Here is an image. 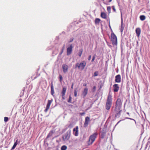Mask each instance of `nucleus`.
I'll use <instances>...</instances> for the list:
<instances>
[{
	"instance_id": "nucleus-1",
	"label": "nucleus",
	"mask_w": 150,
	"mask_h": 150,
	"mask_svg": "<svg viewBox=\"0 0 150 150\" xmlns=\"http://www.w3.org/2000/svg\"><path fill=\"white\" fill-rule=\"evenodd\" d=\"M112 102V95L110 92L108 94L106 100V102L105 105V108L106 110H109L111 106Z\"/></svg>"
},
{
	"instance_id": "nucleus-2",
	"label": "nucleus",
	"mask_w": 150,
	"mask_h": 150,
	"mask_svg": "<svg viewBox=\"0 0 150 150\" xmlns=\"http://www.w3.org/2000/svg\"><path fill=\"white\" fill-rule=\"evenodd\" d=\"M98 134L96 132L90 136L87 141V144L88 146L91 145L95 141L97 137Z\"/></svg>"
},
{
	"instance_id": "nucleus-3",
	"label": "nucleus",
	"mask_w": 150,
	"mask_h": 150,
	"mask_svg": "<svg viewBox=\"0 0 150 150\" xmlns=\"http://www.w3.org/2000/svg\"><path fill=\"white\" fill-rule=\"evenodd\" d=\"M86 65V63L85 61L81 62L80 63H77L76 64L75 68H78L81 70H83L85 68Z\"/></svg>"
},
{
	"instance_id": "nucleus-4",
	"label": "nucleus",
	"mask_w": 150,
	"mask_h": 150,
	"mask_svg": "<svg viewBox=\"0 0 150 150\" xmlns=\"http://www.w3.org/2000/svg\"><path fill=\"white\" fill-rule=\"evenodd\" d=\"M111 41L113 45L117 46V38L115 35L112 32L111 34Z\"/></svg>"
},
{
	"instance_id": "nucleus-5",
	"label": "nucleus",
	"mask_w": 150,
	"mask_h": 150,
	"mask_svg": "<svg viewBox=\"0 0 150 150\" xmlns=\"http://www.w3.org/2000/svg\"><path fill=\"white\" fill-rule=\"evenodd\" d=\"M121 108L115 106L114 112L115 113V117H119L121 115L122 110H121Z\"/></svg>"
},
{
	"instance_id": "nucleus-6",
	"label": "nucleus",
	"mask_w": 150,
	"mask_h": 150,
	"mask_svg": "<svg viewBox=\"0 0 150 150\" xmlns=\"http://www.w3.org/2000/svg\"><path fill=\"white\" fill-rule=\"evenodd\" d=\"M71 134V131L70 130L68 131L62 137V138L63 140L65 141L66 140H68L70 137Z\"/></svg>"
},
{
	"instance_id": "nucleus-7",
	"label": "nucleus",
	"mask_w": 150,
	"mask_h": 150,
	"mask_svg": "<svg viewBox=\"0 0 150 150\" xmlns=\"http://www.w3.org/2000/svg\"><path fill=\"white\" fill-rule=\"evenodd\" d=\"M73 46L72 44L69 45V46L67 48V54L69 55L72 53V51Z\"/></svg>"
},
{
	"instance_id": "nucleus-8",
	"label": "nucleus",
	"mask_w": 150,
	"mask_h": 150,
	"mask_svg": "<svg viewBox=\"0 0 150 150\" xmlns=\"http://www.w3.org/2000/svg\"><path fill=\"white\" fill-rule=\"evenodd\" d=\"M67 91V88L66 87H63L62 88V91L61 92L62 99H65V96Z\"/></svg>"
},
{
	"instance_id": "nucleus-9",
	"label": "nucleus",
	"mask_w": 150,
	"mask_h": 150,
	"mask_svg": "<svg viewBox=\"0 0 150 150\" xmlns=\"http://www.w3.org/2000/svg\"><path fill=\"white\" fill-rule=\"evenodd\" d=\"M53 101L52 99L51 100H48L47 103V104L46 108L44 110L45 112H46L50 108V105Z\"/></svg>"
},
{
	"instance_id": "nucleus-10",
	"label": "nucleus",
	"mask_w": 150,
	"mask_h": 150,
	"mask_svg": "<svg viewBox=\"0 0 150 150\" xmlns=\"http://www.w3.org/2000/svg\"><path fill=\"white\" fill-rule=\"evenodd\" d=\"M90 121V120L89 117H86L84 124V127H88Z\"/></svg>"
},
{
	"instance_id": "nucleus-11",
	"label": "nucleus",
	"mask_w": 150,
	"mask_h": 150,
	"mask_svg": "<svg viewBox=\"0 0 150 150\" xmlns=\"http://www.w3.org/2000/svg\"><path fill=\"white\" fill-rule=\"evenodd\" d=\"M122 105V102L121 99L120 98H118L116 101L115 106L121 108Z\"/></svg>"
},
{
	"instance_id": "nucleus-12",
	"label": "nucleus",
	"mask_w": 150,
	"mask_h": 150,
	"mask_svg": "<svg viewBox=\"0 0 150 150\" xmlns=\"http://www.w3.org/2000/svg\"><path fill=\"white\" fill-rule=\"evenodd\" d=\"M79 127L78 126L76 127L73 129V134L76 136L78 135Z\"/></svg>"
},
{
	"instance_id": "nucleus-13",
	"label": "nucleus",
	"mask_w": 150,
	"mask_h": 150,
	"mask_svg": "<svg viewBox=\"0 0 150 150\" xmlns=\"http://www.w3.org/2000/svg\"><path fill=\"white\" fill-rule=\"evenodd\" d=\"M88 88H85L82 91V96L83 98H85L87 95L88 92Z\"/></svg>"
},
{
	"instance_id": "nucleus-14",
	"label": "nucleus",
	"mask_w": 150,
	"mask_h": 150,
	"mask_svg": "<svg viewBox=\"0 0 150 150\" xmlns=\"http://www.w3.org/2000/svg\"><path fill=\"white\" fill-rule=\"evenodd\" d=\"M68 67L67 65L64 64L62 65V69L63 72L65 73L68 71Z\"/></svg>"
},
{
	"instance_id": "nucleus-15",
	"label": "nucleus",
	"mask_w": 150,
	"mask_h": 150,
	"mask_svg": "<svg viewBox=\"0 0 150 150\" xmlns=\"http://www.w3.org/2000/svg\"><path fill=\"white\" fill-rule=\"evenodd\" d=\"M121 81V77L120 75L118 74L115 77V81L117 83H120Z\"/></svg>"
},
{
	"instance_id": "nucleus-16",
	"label": "nucleus",
	"mask_w": 150,
	"mask_h": 150,
	"mask_svg": "<svg viewBox=\"0 0 150 150\" xmlns=\"http://www.w3.org/2000/svg\"><path fill=\"white\" fill-rule=\"evenodd\" d=\"M113 91L115 92H116L118 91L119 90V87L118 84H115L113 86Z\"/></svg>"
},
{
	"instance_id": "nucleus-17",
	"label": "nucleus",
	"mask_w": 150,
	"mask_h": 150,
	"mask_svg": "<svg viewBox=\"0 0 150 150\" xmlns=\"http://www.w3.org/2000/svg\"><path fill=\"white\" fill-rule=\"evenodd\" d=\"M136 35L138 38H139V36H140L141 30V29L140 28H136Z\"/></svg>"
},
{
	"instance_id": "nucleus-18",
	"label": "nucleus",
	"mask_w": 150,
	"mask_h": 150,
	"mask_svg": "<svg viewBox=\"0 0 150 150\" xmlns=\"http://www.w3.org/2000/svg\"><path fill=\"white\" fill-rule=\"evenodd\" d=\"M51 93L52 96H54V86L52 82L51 85Z\"/></svg>"
},
{
	"instance_id": "nucleus-19",
	"label": "nucleus",
	"mask_w": 150,
	"mask_h": 150,
	"mask_svg": "<svg viewBox=\"0 0 150 150\" xmlns=\"http://www.w3.org/2000/svg\"><path fill=\"white\" fill-rule=\"evenodd\" d=\"M100 16L102 18L104 19H106L107 18V14L104 12H101Z\"/></svg>"
},
{
	"instance_id": "nucleus-20",
	"label": "nucleus",
	"mask_w": 150,
	"mask_h": 150,
	"mask_svg": "<svg viewBox=\"0 0 150 150\" xmlns=\"http://www.w3.org/2000/svg\"><path fill=\"white\" fill-rule=\"evenodd\" d=\"M54 132V131L53 130H51L50 133L48 134L47 136V138H48L51 136L53 134Z\"/></svg>"
},
{
	"instance_id": "nucleus-21",
	"label": "nucleus",
	"mask_w": 150,
	"mask_h": 150,
	"mask_svg": "<svg viewBox=\"0 0 150 150\" xmlns=\"http://www.w3.org/2000/svg\"><path fill=\"white\" fill-rule=\"evenodd\" d=\"M100 21L101 20L99 18H96L95 21V24L96 25L99 24Z\"/></svg>"
},
{
	"instance_id": "nucleus-22",
	"label": "nucleus",
	"mask_w": 150,
	"mask_h": 150,
	"mask_svg": "<svg viewBox=\"0 0 150 150\" xmlns=\"http://www.w3.org/2000/svg\"><path fill=\"white\" fill-rule=\"evenodd\" d=\"M106 134V132L102 130L101 134V138H103L105 137Z\"/></svg>"
},
{
	"instance_id": "nucleus-23",
	"label": "nucleus",
	"mask_w": 150,
	"mask_h": 150,
	"mask_svg": "<svg viewBox=\"0 0 150 150\" xmlns=\"http://www.w3.org/2000/svg\"><path fill=\"white\" fill-rule=\"evenodd\" d=\"M140 19L141 21H144L146 19V17L144 15H141L140 16Z\"/></svg>"
},
{
	"instance_id": "nucleus-24",
	"label": "nucleus",
	"mask_w": 150,
	"mask_h": 150,
	"mask_svg": "<svg viewBox=\"0 0 150 150\" xmlns=\"http://www.w3.org/2000/svg\"><path fill=\"white\" fill-rule=\"evenodd\" d=\"M67 147L65 145L62 146L61 147V150H66L67 149Z\"/></svg>"
},
{
	"instance_id": "nucleus-25",
	"label": "nucleus",
	"mask_w": 150,
	"mask_h": 150,
	"mask_svg": "<svg viewBox=\"0 0 150 150\" xmlns=\"http://www.w3.org/2000/svg\"><path fill=\"white\" fill-rule=\"evenodd\" d=\"M82 52H83L82 49H81L80 50L78 54L79 57H80L81 56Z\"/></svg>"
},
{
	"instance_id": "nucleus-26",
	"label": "nucleus",
	"mask_w": 150,
	"mask_h": 150,
	"mask_svg": "<svg viewBox=\"0 0 150 150\" xmlns=\"http://www.w3.org/2000/svg\"><path fill=\"white\" fill-rule=\"evenodd\" d=\"M77 89H75L74 91V96L76 97L77 96Z\"/></svg>"
},
{
	"instance_id": "nucleus-27",
	"label": "nucleus",
	"mask_w": 150,
	"mask_h": 150,
	"mask_svg": "<svg viewBox=\"0 0 150 150\" xmlns=\"http://www.w3.org/2000/svg\"><path fill=\"white\" fill-rule=\"evenodd\" d=\"M72 99V98L70 95L69 96V98L68 100V103H71V101Z\"/></svg>"
},
{
	"instance_id": "nucleus-28",
	"label": "nucleus",
	"mask_w": 150,
	"mask_h": 150,
	"mask_svg": "<svg viewBox=\"0 0 150 150\" xmlns=\"http://www.w3.org/2000/svg\"><path fill=\"white\" fill-rule=\"evenodd\" d=\"M17 145V144L16 143H14L13 146H12V148L11 149L12 150L14 149L15 148V147H16Z\"/></svg>"
},
{
	"instance_id": "nucleus-29",
	"label": "nucleus",
	"mask_w": 150,
	"mask_h": 150,
	"mask_svg": "<svg viewBox=\"0 0 150 150\" xmlns=\"http://www.w3.org/2000/svg\"><path fill=\"white\" fill-rule=\"evenodd\" d=\"M111 9V8L110 6H108L107 7V10L109 13L110 12Z\"/></svg>"
},
{
	"instance_id": "nucleus-30",
	"label": "nucleus",
	"mask_w": 150,
	"mask_h": 150,
	"mask_svg": "<svg viewBox=\"0 0 150 150\" xmlns=\"http://www.w3.org/2000/svg\"><path fill=\"white\" fill-rule=\"evenodd\" d=\"M98 74V71H96L94 73V76H97Z\"/></svg>"
},
{
	"instance_id": "nucleus-31",
	"label": "nucleus",
	"mask_w": 150,
	"mask_h": 150,
	"mask_svg": "<svg viewBox=\"0 0 150 150\" xmlns=\"http://www.w3.org/2000/svg\"><path fill=\"white\" fill-rule=\"evenodd\" d=\"M59 81L60 82H62V80L63 78L62 76L60 74L59 75Z\"/></svg>"
},
{
	"instance_id": "nucleus-32",
	"label": "nucleus",
	"mask_w": 150,
	"mask_h": 150,
	"mask_svg": "<svg viewBox=\"0 0 150 150\" xmlns=\"http://www.w3.org/2000/svg\"><path fill=\"white\" fill-rule=\"evenodd\" d=\"M64 47H62V50L61 51V52L60 53V54H59L60 55H61L63 53L64 50Z\"/></svg>"
},
{
	"instance_id": "nucleus-33",
	"label": "nucleus",
	"mask_w": 150,
	"mask_h": 150,
	"mask_svg": "<svg viewBox=\"0 0 150 150\" xmlns=\"http://www.w3.org/2000/svg\"><path fill=\"white\" fill-rule=\"evenodd\" d=\"M8 120V118L7 117H4V121L5 122H7Z\"/></svg>"
},
{
	"instance_id": "nucleus-34",
	"label": "nucleus",
	"mask_w": 150,
	"mask_h": 150,
	"mask_svg": "<svg viewBox=\"0 0 150 150\" xmlns=\"http://www.w3.org/2000/svg\"><path fill=\"white\" fill-rule=\"evenodd\" d=\"M96 86H93V90H92L93 92H95L96 90Z\"/></svg>"
},
{
	"instance_id": "nucleus-35",
	"label": "nucleus",
	"mask_w": 150,
	"mask_h": 150,
	"mask_svg": "<svg viewBox=\"0 0 150 150\" xmlns=\"http://www.w3.org/2000/svg\"><path fill=\"white\" fill-rule=\"evenodd\" d=\"M95 55H94V56H93V58H92V60H91V62H93L94 60L95 59Z\"/></svg>"
},
{
	"instance_id": "nucleus-36",
	"label": "nucleus",
	"mask_w": 150,
	"mask_h": 150,
	"mask_svg": "<svg viewBox=\"0 0 150 150\" xmlns=\"http://www.w3.org/2000/svg\"><path fill=\"white\" fill-rule=\"evenodd\" d=\"M112 9H113V11H114V12H116V11L115 9V6H112Z\"/></svg>"
},
{
	"instance_id": "nucleus-37",
	"label": "nucleus",
	"mask_w": 150,
	"mask_h": 150,
	"mask_svg": "<svg viewBox=\"0 0 150 150\" xmlns=\"http://www.w3.org/2000/svg\"><path fill=\"white\" fill-rule=\"evenodd\" d=\"M73 40H74V38H71L70 39L69 41V42H72Z\"/></svg>"
},
{
	"instance_id": "nucleus-38",
	"label": "nucleus",
	"mask_w": 150,
	"mask_h": 150,
	"mask_svg": "<svg viewBox=\"0 0 150 150\" xmlns=\"http://www.w3.org/2000/svg\"><path fill=\"white\" fill-rule=\"evenodd\" d=\"M15 143H16L17 144H18L19 143V141H18V140L17 139L16 141V142H15Z\"/></svg>"
},
{
	"instance_id": "nucleus-39",
	"label": "nucleus",
	"mask_w": 150,
	"mask_h": 150,
	"mask_svg": "<svg viewBox=\"0 0 150 150\" xmlns=\"http://www.w3.org/2000/svg\"><path fill=\"white\" fill-rule=\"evenodd\" d=\"M74 85V83H72V85H71V88L72 89H73V88Z\"/></svg>"
},
{
	"instance_id": "nucleus-40",
	"label": "nucleus",
	"mask_w": 150,
	"mask_h": 150,
	"mask_svg": "<svg viewBox=\"0 0 150 150\" xmlns=\"http://www.w3.org/2000/svg\"><path fill=\"white\" fill-rule=\"evenodd\" d=\"M91 58V55H89L88 57V60L90 61Z\"/></svg>"
},
{
	"instance_id": "nucleus-41",
	"label": "nucleus",
	"mask_w": 150,
	"mask_h": 150,
	"mask_svg": "<svg viewBox=\"0 0 150 150\" xmlns=\"http://www.w3.org/2000/svg\"><path fill=\"white\" fill-rule=\"evenodd\" d=\"M85 114V112H82V113H80V115H83Z\"/></svg>"
},
{
	"instance_id": "nucleus-42",
	"label": "nucleus",
	"mask_w": 150,
	"mask_h": 150,
	"mask_svg": "<svg viewBox=\"0 0 150 150\" xmlns=\"http://www.w3.org/2000/svg\"><path fill=\"white\" fill-rule=\"evenodd\" d=\"M87 85V84L86 83H84L83 84V86H86Z\"/></svg>"
},
{
	"instance_id": "nucleus-43",
	"label": "nucleus",
	"mask_w": 150,
	"mask_h": 150,
	"mask_svg": "<svg viewBox=\"0 0 150 150\" xmlns=\"http://www.w3.org/2000/svg\"><path fill=\"white\" fill-rule=\"evenodd\" d=\"M102 86H100L99 89H100L102 88Z\"/></svg>"
},
{
	"instance_id": "nucleus-44",
	"label": "nucleus",
	"mask_w": 150,
	"mask_h": 150,
	"mask_svg": "<svg viewBox=\"0 0 150 150\" xmlns=\"http://www.w3.org/2000/svg\"><path fill=\"white\" fill-rule=\"evenodd\" d=\"M121 27L122 28V24H121Z\"/></svg>"
},
{
	"instance_id": "nucleus-45",
	"label": "nucleus",
	"mask_w": 150,
	"mask_h": 150,
	"mask_svg": "<svg viewBox=\"0 0 150 150\" xmlns=\"http://www.w3.org/2000/svg\"><path fill=\"white\" fill-rule=\"evenodd\" d=\"M112 1V0H109V2H110Z\"/></svg>"
},
{
	"instance_id": "nucleus-46",
	"label": "nucleus",
	"mask_w": 150,
	"mask_h": 150,
	"mask_svg": "<svg viewBox=\"0 0 150 150\" xmlns=\"http://www.w3.org/2000/svg\"><path fill=\"white\" fill-rule=\"evenodd\" d=\"M127 114H128V115H129V112H127Z\"/></svg>"
},
{
	"instance_id": "nucleus-47",
	"label": "nucleus",
	"mask_w": 150,
	"mask_h": 150,
	"mask_svg": "<svg viewBox=\"0 0 150 150\" xmlns=\"http://www.w3.org/2000/svg\"><path fill=\"white\" fill-rule=\"evenodd\" d=\"M123 29H122L121 32H122L123 31Z\"/></svg>"
},
{
	"instance_id": "nucleus-48",
	"label": "nucleus",
	"mask_w": 150,
	"mask_h": 150,
	"mask_svg": "<svg viewBox=\"0 0 150 150\" xmlns=\"http://www.w3.org/2000/svg\"><path fill=\"white\" fill-rule=\"evenodd\" d=\"M127 118L129 119H131L130 118Z\"/></svg>"
},
{
	"instance_id": "nucleus-49",
	"label": "nucleus",
	"mask_w": 150,
	"mask_h": 150,
	"mask_svg": "<svg viewBox=\"0 0 150 150\" xmlns=\"http://www.w3.org/2000/svg\"><path fill=\"white\" fill-rule=\"evenodd\" d=\"M119 122H120L119 121L117 123H118Z\"/></svg>"
}]
</instances>
